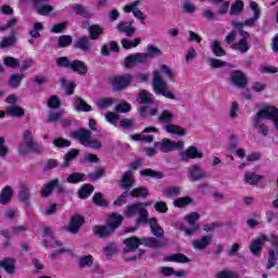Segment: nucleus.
Returning <instances> with one entry per match:
<instances>
[{
    "instance_id": "obj_1",
    "label": "nucleus",
    "mask_w": 278,
    "mask_h": 278,
    "mask_svg": "<svg viewBox=\"0 0 278 278\" xmlns=\"http://www.w3.org/2000/svg\"><path fill=\"white\" fill-rule=\"evenodd\" d=\"M162 75H166L169 81H175L177 75L167 65H161V72L155 70L152 73V90L155 94H161L165 99L175 100V93L168 90V84L162 79Z\"/></svg>"
},
{
    "instance_id": "obj_2",
    "label": "nucleus",
    "mask_w": 278,
    "mask_h": 278,
    "mask_svg": "<svg viewBox=\"0 0 278 278\" xmlns=\"http://www.w3.org/2000/svg\"><path fill=\"white\" fill-rule=\"evenodd\" d=\"M149 205H151V203L146 202H139V203H135V204H130L126 207L125 214L126 216H128L129 218H134V216H139V218L136 222V225L138 227V225L140 224H147L148 223V218H149V211H147V207H149Z\"/></svg>"
},
{
    "instance_id": "obj_3",
    "label": "nucleus",
    "mask_w": 278,
    "mask_h": 278,
    "mask_svg": "<svg viewBox=\"0 0 278 278\" xmlns=\"http://www.w3.org/2000/svg\"><path fill=\"white\" fill-rule=\"evenodd\" d=\"M134 81L131 74H125L123 76H115L111 79V86L113 90H125L129 84Z\"/></svg>"
},
{
    "instance_id": "obj_4",
    "label": "nucleus",
    "mask_w": 278,
    "mask_h": 278,
    "mask_svg": "<svg viewBox=\"0 0 278 278\" xmlns=\"http://www.w3.org/2000/svg\"><path fill=\"white\" fill-rule=\"evenodd\" d=\"M201 216L197 212H192L185 216V220H187L188 225H190L191 228H182V231H185L186 236H194L197 231H199V224H197V220H199Z\"/></svg>"
},
{
    "instance_id": "obj_5",
    "label": "nucleus",
    "mask_w": 278,
    "mask_h": 278,
    "mask_svg": "<svg viewBox=\"0 0 278 278\" xmlns=\"http://www.w3.org/2000/svg\"><path fill=\"white\" fill-rule=\"evenodd\" d=\"M138 5H140V0H137L126 7H124V12H126V14H129L132 12L135 18H138L142 25H147V17L144 16V14L142 13V11H140V9H138Z\"/></svg>"
},
{
    "instance_id": "obj_6",
    "label": "nucleus",
    "mask_w": 278,
    "mask_h": 278,
    "mask_svg": "<svg viewBox=\"0 0 278 278\" xmlns=\"http://www.w3.org/2000/svg\"><path fill=\"white\" fill-rule=\"evenodd\" d=\"M160 150L163 153H170V151H178L184 149V141H172L170 139H164L163 142L159 143Z\"/></svg>"
},
{
    "instance_id": "obj_7",
    "label": "nucleus",
    "mask_w": 278,
    "mask_h": 278,
    "mask_svg": "<svg viewBox=\"0 0 278 278\" xmlns=\"http://www.w3.org/2000/svg\"><path fill=\"white\" fill-rule=\"evenodd\" d=\"M230 81L233 86H237V88H247V85L249 84L247 76H244L240 71H236L230 74Z\"/></svg>"
},
{
    "instance_id": "obj_8",
    "label": "nucleus",
    "mask_w": 278,
    "mask_h": 278,
    "mask_svg": "<svg viewBox=\"0 0 278 278\" xmlns=\"http://www.w3.org/2000/svg\"><path fill=\"white\" fill-rule=\"evenodd\" d=\"M180 157L185 162L188 160H201V157H203V153L199 152L197 147L191 146L185 152L180 153Z\"/></svg>"
},
{
    "instance_id": "obj_9",
    "label": "nucleus",
    "mask_w": 278,
    "mask_h": 278,
    "mask_svg": "<svg viewBox=\"0 0 278 278\" xmlns=\"http://www.w3.org/2000/svg\"><path fill=\"white\" fill-rule=\"evenodd\" d=\"M147 62V55L137 53L134 55H129L125 59V66L126 68H132V66H136V64H142Z\"/></svg>"
},
{
    "instance_id": "obj_10",
    "label": "nucleus",
    "mask_w": 278,
    "mask_h": 278,
    "mask_svg": "<svg viewBox=\"0 0 278 278\" xmlns=\"http://www.w3.org/2000/svg\"><path fill=\"white\" fill-rule=\"evenodd\" d=\"M33 3L38 14H41L42 16H47L49 12H53V7L47 4L49 3V0H33Z\"/></svg>"
},
{
    "instance_id": "obj_11",
    "label": "nucleus",
    "mask_w": 278,
    "mask_h": 278,
    "mask_svg": "<svg viewBox=\"0 0 278 278\" xmlns=\"http://www.w3.org/2000/svg\"><path fill=\"white\" fill-rule=\"evenodd\" d=\"M92 136V132L88 129H80L74 134H72V138H75V140H78L83 147L88 146V142L90 141V137Z\"/></svg>"
},
{
    "instance_id": "obj_12",
    "label": "nucleus",
    "mask_w": 278,
    "mask_h": 278,
    "mask_svg": "<svg viewBox=\"0 0 278 278\" xmlns=\"http://www.w3.org/2000/svg\"><path fill=\"white\" fill-rule=\"evenodd\" d=\"M84 223H85L84 216H81V215H74L71 218L67 231H70L71 233H78V231L81 228V225H84Z\"/></svg>"
},
{
    "instance_id": "obj_13",
    "label": "nucleus",
    "mask_w": 278,
    "mask_h": 278,
    "mask_svg": "<svg viewBox=\"0 0 278 278\" xmlns=\"http://www.w3.org/2000/svg\"><path fill=\"white\" fill-rule=\"evenodd\" d=\"M268 239L266 238V236H261L257 237L254 241H252L251 245H250V251L253 255H260V251H262V247H264V244H266V241Z\"/></svg>"
},
{
    "instance_id": "obj_14",
    "label": "nucleus",
    "mask_w": 278,
    "mask_h": 278,
    "mask_svg": "<svg viewBox=\"0 0 278 278\" xmlns=\"http://www.w3.org/2000/svg\"><path fill=\"white\" fill-rule=\"evenodd\" d=\"M188 173V177L191 181H199V179H203V177H205V174L199 165H192L189 167Z\"/></svg>"
},
{
    "instance_id": "obj_15",
    "label": "nucleus",
    "mask_w": 278,
    "mask_h": 278,
    "mask_svg": "<svg viewBox=\"0 0 278 278\" xmlns=\"http://www.w3.org/2000/svg\"><path fill=\"white\" fill-rule=\"evenodd\" d=\"M242 39L238 43L233 45V49L240 51L241 53H247L249 51V42H247V38H249V33L241 30L240 31Z\"/></svg>"
},
{
    "instance_id": "obj_16",
    "label": "nucleus",
    "mask_w": 278,
    "mask_h": 278,
    "mask_svg": "<svg viewBox=\"0 0 278 278\" xmlns=\"http://www.w3.org/2000/svg\"><path fill=\"white\" fill-rule=\"evenodd\" d=\"M70 68L78 75H86V73H88V65H86L84 61L79 60L73 61L70 65Z\"/></svg>"
},
{
    "instance_id": "obj_17",
    "label": "nucleus",
    "mask_w": 278,
    "mask_h": 278,
    "mask_svg": "<svg viewBox=\"0 0 278 278\" xmlns=\"http://www.w3.org/2000/svg\"><path fill=\"white\" fill-rule=\"evenodd\" d=\"M108 227L114 231V229H117L119 225H123V215H118L116 213L109 216V219L106 222Z\"/></svg>"
},
{
    "instance_id": "obj_18",
    "label": "nucleus",
    "mask_w": 278,
    "mask_h": 278,
    "mask_svg": "<svg viewBox=\"0 0 278 278\" xmlns=\"http://www.w3.org/2000/svg\"><path fill=\"white\" fill-rule=\"evenodd\" d=\"M43 242L45 247H58L60 243L55 241L53 233L51 232V228L43 229Z\"/></svg>"
},
{
    "instance_id": "obj_19",
    "label": "nucleus",
    "mask_w": 278,
    "mask_h": 278,
    "mask_svg": "<svg viewBox=\"0 0 278 278\" xmlns=\"http://www.w3.org/2000/svg\"><path fill=\"white\" fill-rule=\"evenodd\" d=\"M211 243H212V236H205L200 240L192 241L191 244H192L193 249L201 251V250L210 247Z\"/></svg>"
},
{
    "instance_id": "obj_20",
    "label": "nucleus",
    "mask_w": 278,
    "mask_h": 278,
    "mask_svg": "<svg viewBox=\"0 0 278 278\" xmlns=\"http://www.w3.org/2000/svg\"><path fill=\"white\" fill-rule=\"evenodd\" d=\"M131 25H134V22H123L119 23L117 25V29L118 31H122L123 34H125L126 36H134V34L136 33V28L131 27Z\"/></svg>"
},
{
    "instance_id": "obj_21",
    "label": "nucleus",
    "mask_w": 278,
    "mask_h": 278,
    "mask_svg": "<svg viewBox=\"0 0 278 278\" xmlns=\"http://www.w3.org/2000/svg\"><path fill=\"white\" fill-rule=\"evenodd\" d=\"M141 55H146V62H147V60L149 59L160 58V55H162V50H160V48L153 45H149L146 49V53H141Z\"/></svg>"
},
{
    "instance_id": "obj_22",
    "label": "nucleus",
    "mask_w": 278,
    "mask_h": 278,
    "mask_svg": "<svg viewBox=\"0 0 278 278\" xmlns=\"http://www.w3.org/2000/svg\"><path fill=\"white\" fill-rule=\"evenodd\" d=\"M10 201H12V187L5 186L0 192V203L7 205Z\"/></svg>"
},
{
    "instance_id": "obj_23",
    "label": "nucleus",
    "mask_w": 278,
    "mask_h": 278,
    "mask_svg": "<svg viewBox=\"0 0 278 278\" xmlns=\"http://www.w3.org/2000/svg\"><path fill=\"white\" fill-rule=\"evenodd\" d=\"M136 180H134V173L131 170L126 172L122 176V188H125V190L131 188Z\"/></svg>"
},
{
    "instance_id": "obj_24",
    "label": "nucleus",
    "mask_w": 278,
    "mask_h": 278,
    "mask_svg": "<svg viewBox=\"0 0 278 278\" xmlns=\"http://www.w3.org/2000/svg\"><path fill=\"white\" fill-rule=\"evenodd\" d=\"M114 103H116V99L114 98H100L96 102V105L99 110H108L109 108H112Z\"/></svg>"
},
{
    "instance_id": "obj_25",
    "label": "nucleus",
    "mask_w": 278,
    "mask_h": 278,
    "mask_svg": "<svg viewBox=\"0 0 278 278\" xmlns=\"http://www.w3.org/2000/svg\"><path fill=\"white\" fill-rule=\"evenodd\" d=\"M149 225L151 227V231H152L153 236H155L156 238H162V236H164V229H162L160 224H157V219L150 218Z\"/></svg>"
},
{
    "instance_id": "obj_26",
    "label": "nucleus",
    "mask_w": 278,
    "mask_h": 278,
    "mask_svg": "<svg viewBox=\"0 0 278 278\" xmlns=\"http://www.w3.org/2000/svg\"><path fill=\"white\" fill-rule=\"evenodd\" d=\"M88 31L90 40H99V37L103 36V27L99 25H91Z\"/></svg>"
},
{
    "instance_id": "obj_27",
    "label": "nucleus",
    "mask_w": 278,
    "mask_h": 278,
    "mask_svg": "<svg viewBox=\"0 0 278 278\" xmlns=\"http://www.w3.org/2000/svg\"><path fill=\"white\" fill-rule=\"evenodd\" d=\"M181 193V187L172 186V187H165L163 189V195L166 199H173V197H178V194Z\"/></svg>"
},
{
    "instance_id": "obj_28",
    "label": "nucleus",
    "mask_w": 278,
    "mask_h": 278,
    "mask_svg": "<svg viewBox=\"0 0 278 278\" xmlns=\"http://www.w3.org/2000/svg\"><path fill=\"white\" fill-rule=\"evenodd\" d=\"M250 8L254 12V17L245 21V25L248 27H253V25H255V21L260 18V7L257 5V3L252 1L250 2Z\"/></svg>"
},
{
    "instance_id": "obj_29",
    "label": "nucleus",
    "mask_w": 278,
    "mask_h": 278,
    "mask_svg": "<svg viewBox=\"0 0 278 278\" xmlns=\"http://www.w3.org/2000/svg\"><path fill=\"white\" fill-rule=\"evenodd\" d=\"M141 244H143V247H150V249H160V247H164L162 241L155 238H143L141 239Z\"/></svg>"
},
{
    "instance_id": "obj_30",
    "label": "nucleus",
    "mask_w": 278,
    "mask_h": 278,
    "mask_svg": "<svg viewBox=\"0 0 278 278\" xmlns=\"http://www.w3.org/2000/svg\"><path fill=\"white\" fill-rule=\"evenodd\" d=\"M129 195L135 199H144V197H149V189L144 187H138L131 190Z\"/></svg>"
},
{
    "instance_id": "obj_31",
    "label": "nucleus",
    "mask_w": 278,
    "mask_h": 278,
    "mask_svg": "<svg viewBox=\"0 0 278 278\" xmlns=\"http://www.w3.org/2000/svg\"><path fill=\"white\" fill-rule=\"evenodd\" d=\"M165 131H167V134H173L176 136H186V130L175 124H167L165 126Z\"/></svg>"
},
{
    "instance_id": "obj_32",
    "label": "nucleus",
    "mask_w": 278,
    "mask_h": 278,
    "mask_svg": "<svg viewBox=\"0 0 278 278\" xmlns=\"http://www.w3.org/2000/svg\"><path fill=\"white\" fill-rule=\"evenodd\" d=\"M23 142L26 143V144H29L31 147H36L37 149H42V147H40V143L34 141V135L31 134L30 130H25L24 131Z\"/></svg>"
},
{
    "instance_id": "obj_33",
    "label": "nucleus",
    "mask_w": 278,
    "mask_h": 278,
    "mask_svg": "<svg viewBox=\"0 0 278 278\" xmlns=\"http://www.w3.org/2000/svg\"><path fill=\"white\" fill-rule=\"evenodd\" d=\"M76 49L80 51L88 52L90 51V39L88 37H80L75 45Z\"/></svg>"
},
{
    "instance_id": "obj_34",
    "label": "nucleus",
    "mask_w": 278,
    "mask_h": 278,
    "mask_svg": "<svg viewBox=\"0 0 278 278\" xmlns=\"http://www.w3.org/2000/svg\"><path fill=\"white\" fill-rule=\"evenodd\" d=\"M126 248L128 251H136L140 244H142V239H138L136 237H131L126 239L125 241Z\"/></svg>"
},
{
    "instance_id": "obj_35",
    "label": "nucleus",
    "mask_w": 278,
    "mask_h": 278,
    "mask_svg": "<svg viewBox=\"0 0 278 278\" xmlns=\"http://www.w3.org/2000/svg\"><path fill=\"white\" fill-rule=\"evenodd\" d=\"M7 114H9V116H14L16 118H21V117L25 116V110H23V108H21V106L13 105V106H9L7 109Z\"/></svg>"
},
{
    "instance_id": "obj_36",
    "label": "nucleus",
    "mask_w": 278,
    "mask_h": 278,
    "mask_svg": "<svg viewBox=\"0 0 278 278\" xmlns=\"http://www.w3.org/2000/svg\"><path fill=\"white\" fill-rule=\"evenodd\" d=\"M141 177H152L153 179H163L164 174L162 172H156L151 168L142 169L140 172Z\"/></svg>"
},
{
    "instance_id": "obj_37",
    "label": "nucleus",
    "mask_w": 278,
    "mask_h": 278,
    "mask_svg": "<svg viewBox=\"0 0 278 278\" xmlns=\"http://www.w3.org/2000/svg\"><path fill=\"white\" fill-rule=\"evenodd\" d=\"M112 229L109 226H94L93 233L98 236V238H105V236H110L112 233Z\"/></svg>"
},
{
    "instance_id": "obj_38",
    "label": "nucleus",
    "mask_w": 278,
    "mask_h": 278,
    "mask_svg": "<svg viewBox=\"0 0 278 278\" xmlns=\"http://www.w3.org/2000/svg\"><path fill=\"white\" fill-rule=\"evenodd\" d=\"M29 151H35L36 153L40 152V148H36L35 146H29V143L22 142L18 147V152L21 155H27Z\"/></svg>"
},
{
    "instance_id": "obj_39",
    "label": "nucleus",
    "mask_w": 278,
    "mask_h": 278,
    "mask_svg": "<svg viewBox=\"0 0 278 278\" xmlns=\"http://www.w3.org/2000/svg\"><path fill=\"white\" fill-rule=\"evenodd\" d=\"M25 79V75L23 74H12L9 79V86L11 88H18L21 86V81Z\"/></svg>"
},
{
    "instance_id": "obj_40",
    "label": "nucleus",
    "mask_w": 278,
    "mask_h": 278,
    "mask_svg": "<svg viewBox=\"0 0 278 278\" xmlns=\"http://www.w3.org/2000/svg\"><path fill=\"white\" fill-rule=\"evenodd\" d=\"M264 179V176L256 175L255 173L247 172L244 180L247 184H250L251 186L257 184L258 181H262Z\"/></svg>"
},
{
    "instance_id": "obj_41",
    "label": "nucleus",
    "mask_w": 278,
    "mask_h": 278,
    "mask_svg": "<svg viewBox=\"0 0 278 278\" xmlns=\"http://www.w3.org/2000/svg\"><path fill=\"white\" fill-rule=\"evenodd\" d=\"M58 186V179L51 180L48 185L41 188L40 197H49L53 192V188Z\"/></svg>"
},
{
    "instance_id": "obj_42",
    "label": "nucleus",
    "mask_w": 278,
    "mask_h": 278,
    "mask_svg": "<svg viewBox=\"0 0 278 278\" xmlns=\"http://www.w3.org/2000/svg\"><path fill=\"white\" fill-rule=\"evenodd\" d=\"M75 109L79 112H92V106L86 103V101L80 98L76 99Z\"/></svg>"
},
{
    "instance_id": "obj_43",
    "label": "nucleus",
    "mask_w": 278,
    "mask_h": 278,
    "mask_svg": "<svg viewBox=\"0 0 278 278\" xmlns=\"http://www.w3.org/2000/svg\"><path fill=\"white\" fill-rule=\"evenodd\" d=\"M262 119L263 118H260V113H257V117L254 122V127L257 129L258 134H262L263 136H268V127L262 124Z\"/></svg>"
},
{
    "instance_id": "obj_44",
    "label": "nucleus",
    "mask_w": 278,
    "mask_h": 278,
    "mask_svg": "<svg viewBox=\"0 0 278 278\" xmlns=\"http://www.w3.org/2000/svg\"><path fill=\"white\" fill-rule=\"evenodd\" d=\"M175 118V115L170 111H163L161 115L159 116L160 123H165L166 125H170L173 123V119Z\"/></svg>"
},
{
    "instance_id": "obj_45",
    "label": "nucleus",
    "mask_w": 278,
    "mask_h": 278,
    "mask_svg": "<svg viewBox=\"0 0 278 278\" xmlns=\"http://www.w3.org/2000/svg\"><path fill=\"white\" fill-rule=\"evenodd\" d=\"M211 49L217 58H223V55H225V50L220 47V41L218 40L212 41Z\"/></svg>"
},
{
    "instance_id": "obj_46",
    "label": "nucleus",
    "mask_w": 278,
    "mask_h": 278,
    "mask_svg": "<svg viewBox=\"0 0 278 278\" xmlns=\"http://www.w3.org/2000/svg\"><path fill=\"white\" fill-rule=\"evenodd\" d=\"M0 267L4 268L10 275L14 273V260L12 258H5L0 262Z\"/></svg>"
},
{
    "instance_id": "obj_47",
    "label": "nucleus",
    "mask_w": 278,
    "mask_h": 278,
    "mask_svg": "<svg viewBox=\"0 0 278 278\" xmlns=\"http://www.w3.org/2000/svg\"><path fill=\"white\" fill-rule=\"evenodd\" d=\"M80 181H86V174L74 173L67 178L68 184H79Z\"/></svg>"
},
{
    "instance_id": "obj_48",
    "label": "nucleus",
    "mask_w": 278,
    "mask_h": 278,
    "mask_svg": "<svg viewBox=\"0 0 278 278\" xmlns=\"http://www.w3.org/2000/svg\"><path fill=\"white\" fill-rule=\"evenodd\" d=\"M216 278H238V273L230 270V269H224L220 271H217L215 274Z\"/></svg>"
},
{
    "instance_id": "obj_49",
    "label": "nucleus",
    "mask_w": 278,
    "mask_h": 278,
    "mask_svg": "<svg viewBox=\"0 0 278 278\" xmlns=\"http://www.w3.org/2000/svg\"><path fill=\"white\" fill-rule=\"evenodd\" d=\"M94 191V187L91 185H85L83 188L78 191V194L80 199H88L89 194H92Z\"/></svg>"
},
{
    "instance_id": "obj_50",
    "label": "nucleus",
    "mask_w": 278,
    "mask_h": 278,
    "mask_svg": "<svg viewBox=\"0 0 278 278\" xmlns=\"http://www.w3.org/2000/svg\"><path fill=\"white\" fill-rule=\"evenodd\" d=\"M166 262H178L179 264H186L190 262L186 255L178 253L166 258Z\"/></svg>"
},
{
    "instance_id": "obj_51",
    "label": "nucleus",
    "mask_w": 278,
    "mask_h": 278,
    "mask_svg": "<svg viewBox=\"0 0 278 278\" xmlns=\"http://www.w3.org/2000/svg\"><path fill=\"white\" fill-rule=\"evenodd\" d=\"M139 101L140 103H153V93H150L147 90L140 91Z\"/></svg>"
},
{
    "instance_id": "obj_52",
    "label": "nucleus",
    "mask_w": 278,
    "mask_h": 278,
    "mask_svg": "<svg viewBox=\"0 0 278 278\" xmlns=\"http://www.w3.org/2000/svg\"><path fill=\"white\" fill-rule=\"evenodd\" d=\"M140 42H141L140 38H135L132 41L123 39L122 47L124 49H134L135 47H138V45H140Z\"/></svg>"
},
{
    "instance_id": "obj_53",
    "label": "nucleus",
    "mask_w": 278,
    "mask_h": 278,
    "mask_svg": "<svg viewBox=\"0 0 278 278\" xmlns=\"http://www.w3.org/2000/svg\"><path fill=\"white\" fill-rule=\"evenodd\" d=\"M192 203V199L185 197V198H178L174 201L175 207H186L187 205H190Z\"/></svg>"
},
{
    "instance_id": "obj_54",
    "label": "nucleus",
    "mask_w": 278,
    "mask_h": 278,
    "mask_svg": "<svg viewBox=\"0 0 278 278\" xmlns=\"http://www.w3.org/2000/svg\"><path fill=\"white\" fill-rule=\"evenodd\" d=\"M4 64L9 68H18V66H21V62L18 61V59H14L12 56L4 58Z\"/></svg>"
},
{
    "instance_id": "obj_55",
    "label": "nucleus",
    "mask_w": 278,
    "mask_h": 278,
    "mask_svg": "<svg viewBox=\"0 0 278 278\" xmlns=\"http://www.w3.org/2000/svg\"><path fill=\"white\" fill-rule=\"evenodd\" d=\"M42 29H45V26L42 25V23L40 22L35 23L34 28L29 33L31 38H40V31H42Z\"/></svg>"
},
{
    "instance_id": "obj_56",
    "label": "nucleus",
    "mask_w": 278,
    "mask_h": 278,
    "mask_svg": "<svg viewBox=\"0 0 278 278\" xmlns=\"http://www.w3.org/2000/svg\"><path fill=\"white\" fill-rule=\"evenodd\" d=\"M244 8V3L240 0H237L230 9V14L236 15V14H240L242 12Z\"/></svg>"
},
{
    "instance_id": "obj_57",
    "label": "nucleus",
    "mask_w": 278,
    "mask_h": 278,
    "mask_svg": "<svg viewBox=\"0 0 278 278\" xmlns=\"http://www.w3.org/2000/svg\"><path fill=\"white\" fill-rule=\"evenodd\" d=\"M72 10L75 14H80V16H85V18H90L92 16V14L86 12V9L79 4L73 7Z\"/></svg>"
},
{
    "instance_id": "obj_58",
    "label": "nucleus",
    "mask_w": 278,
    "mask_h": 278,
    "mask_svg": "<svg viewBox=\"0 0 278 278\" xmlns=\"http://www.w3.org/2000/svg\"><path fill=\"white\" fill-rule=\"evenodd\" d=\"M105 121L116 127V125H118V114L114 112H108L105 114Z\"/></svg>"
},
{
    "instance_id": "obj_59",
    "label": "nucleus",
    "mask_w": 278,
    "mask_h": 278,
    "mask_svg": "<svg viewBox=\"0 0 278 278\" xmlns=\"http://www.w3.org/2000/svg\"><path fill=\"white\" fill-rule=\"evenodd\" d=\"M93 260L91 255L83 256L79 258L80 268H88L91 264H93Z\"/></svg>"
},
{
    "instance_id": "obj_60",
    "label": "nucleus",
    "mask_w": 278,
    "mask_h": 278,
    "mask_svg": "<svg viewBox=\"0 0 278 278\" xmlns=\"http://www.w3.org/2000/svg\"><path fill=\"white\" fill-rule=\"evenodd\" d=\"M63 116H64V111L56 112V113H49L48 123H58V121H62Z\"/></svg>"
},
{
    "instance_id": "obj_61",
    "label": "nucleus",
    "mask_w": 278,
    "mask_h": 278,
    "mask_svg": "<svg viewBox=\"0 0 278 278\" xmlns=\"http://www.w3.org/2000/svg\"><path fill=\"white\" fill-rule=\"evenodd\" d=\"M92 201L96 203V205H100L101 207H105V205H108V201L103 199L102 193H96L92 198Z\"/></svg>"
},
{
    "instance_id": "obj_62",
    "label": "nucleus",
    "mask_w": 278,
    "mask_h": 278,
    "mask_svg": "<svg viewBox=\"0 0 278 278\" xmlns=\"http://www.w3.org/2000/svg\"><path fill=\"white\" fill-rule=\"evenodd\" d=\"M14 42H16V37H14V36L3 38L0 41V49H5V47H12V45H14Z\"/></svg>"
},
{
    "instance_id": "obj_63",
    "label": "nucleus",
    "mask_w": 278,
    "mask_h": 278,
    "mask_svg": "<svg viewBox=\"0 0 278 278\" xmlns=\"http://www.w3.org/2000/svg\"><path fill=\"white\" fill-rule=\"evenodd\" d=\"M53 144L59 149H64V147H71V141L64 138H56L53 140Z\"/></svg>"
},
{
    "instance_id": "obj_64",
    "label": "nucleus",
    "mask_w": 278,
    "mask_h": 278,
    "mask_svg": "<svg viewBox=\"0 0 278 278\" xmlns=\"http://www.w3.org/2000/svg\"><path fill=\"white\" fill-rule=\"evenodd\" d=\"M48 108L51 110H58L60 108V98L52 96L48 99Z\"/></svg>"
}]
</instances>
